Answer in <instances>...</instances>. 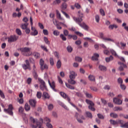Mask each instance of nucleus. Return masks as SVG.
<instances>
[{
  "label": "nucleus",
  "instance_id": "56",
  "mask_svg": "<svg viewBox=\"0 0 128 128\" xmlns=\"http://www.w3.org/2000/svg\"><path fill=\"white\" fill-rule=\"evenodd\" d=\"M95 20L96 22H100V16L96 15L95 16Z\"/></svg>",
  "mask_w": 128,
  "mask_h": 128
},
{
  "label": "nucleus",
  "instance_id": "17",
  "mask_svg": "<svg viewBox=\"0 0 128 128\" xmlns=\"http://www.w3.org/2000/svg\"><path fill=\"white\" fill-rule=\"evenodd\" d=\"M56 14L58 20H64V18L62 17V15L60 14V13L58 10H56Z\"/></svg>",
  "mask_w": 128,
  "mask_h": 128
},
{
  "label": "nucleus",
  "instance_id": "62",
  "mask_svg": "<svg viewBox=\"0 0 128 128\" xmlns=\"http://www.w3.org/2000/svg\"><path fill=\"white\" fill-rule=\"evenodd\" d=\"M90 88L93 92H98V88L96 87H90Z\"/></svg>",
  "mask_w": 128,
  "mask_h": 128
},
{
  "label": "nucleus",
  "instance_id": "50",
  "mask_svg": "<svg viewBox=\"0 0 128 128\" xmlns=\"http://www.w3.org/2000/svg\"><path fill=\"white\" fill-rule=\"evenodd\" d=\"M16 33L17 34H18V36H22V31L20 29L16 28Z\"/></svg>",
  "mask_w": 128,
  "mask_h": 128
},
{
  "label": "nucleus",
  "instance_id": "41",
  "mask_svg": "<svg viewBox=\"0 0 128 128\" xmlns=\"http://www.w3.org/2000/svg\"><path fill=\"white\" fill-rule=\"evenodd\" d=\"M61 12H62V14H64V16H66V18H70V16L66 14V12H64V10H61Z\"/></svg>",
  "mask_w": 128,
  "mask_h": 128
},
{
  "label": "nucleus",
  "instance_id": "52",
  "mask_svg": "<svg viewBox=\"0 0 128 128\" xmlns=\"http://www.w3.org/2000/svg\"><path fill=\"white\" fill-rule=\"evenodd\" d=\"M50 62L51 66H54V58H50Z\"/></svg>",
  "mask_w": 128,
  "mask_h": 128
},
{
  "label": "nucleus",
  "instance_id": "25",
  "mask_svg": "<svg viewBox=\"0 0 128 128\" xmlns=\"http://www.w3.org/2000/svg\"><path fill=\"white\" fill-rule=\"evenodd\" d=\"M28 22L23 24L21 26V28H22V30H26V28H28Z\"/></svg>",
  "mask_w": 128,
  "mask_h": 128
},
{
  "label": "nucleus",
  "instance_id": "3",
  "mask_svg": "<svg viewBox=\"0 0 128 128\" xmlns=\"http://www.w3.org/2000/svg\"><path fill=\"white\" fill-rule=\"evenodd\" d=\"M39 82H40V88L41 90L47 92L48 87L46 84V82L42 79H39Z\"/></svg>",
  "mask_w": 128,
  "mask_h": 128
},
{
  "label": "nucleus",
  "instance_id": "61",
  "mask_svg": "<svg viewBox=\"0 0 128 128\" xmlns=\"http://www.w3.org/2000/svg\"><path fill=\"white\" fill-rule=\"evenodd\" d=\"M36 96L38 98H42V92H37Z\"/></svg>",
  "mask_w": 128,
  "mask_h": 128
},
{
  "label": "nucleus",
  "instance_id": "9",
  "mask_svg": "<svg viewBox=\"0 0 128 128\" xmlns=\"http://www.w3.org/2000/svg\"><path fill=\"white\" fill-rule=\"evenodd\" d=\"M60 94L61 96H62L64 98H66L69 104H70V102H70V97H68V96L66 95V93L64 92H60Z\"/></svg>",
  "mask_w": 128,
  "mask_h": 128
},
{
  "label": "nucleus",
  "instance_id": "10",
  "mask_svg": "<svg viewBox=\"0 0 128 128\" xmlns=\"http://www.w3.org/2000/svg\"><path fill=\"white\" fill-rule=\"evenodd\" d=\"M78 116H80V114L78 112H76L74 114V118H76L78 122L80 124H84V120H82Z\"/></svg>",
  "mask_w": 128,
  "mask_h": 128
},
{
  "label": "nucleus",
  "instance_id": "54",
  "mask_svg": "<svg viewBox=\"0 0 128 128\" xmlns=\"http://www.w3.org/2000/svg\"><path fill=\"white\" fill-rule=\"evenodd\" d=\"M66 48L68 52H72V48L70 46H68Z\"/></svg>",
  "mask_w": 128,
  "mask_h": 128
},
{
  "label": "nucleus",
  "instance_id": "49",
  "mask_svg": "<svg viewBox=\"0 0 128 128\" xmlns=\"http://www.w3.org/2000/svg\"><path fill=\"white\" fill-rule=\"evenodd\" d=\"M120 44L122 46L121 48H122V50H124L126 46V43H124L122 42H120Z\"/></svg>",
  "mask_w": 128,
  "mask_h": 128
},
{
  "label": "nucleus",
  "instance_id": "16",
  "mask_svg": "<svg viewBox=\"0 0 128 128\" xmlns=\"http://www.w3.org/2000/svg\"><path fill=\"white\" fill-rule=\"evenodd\" d=\"M70 78H76V76H77L76 73V72H74V71H70Z\"/></svg>",
  "mask_w": 128,
  "mask_h": 128
},
{
  "label": "nucleus",
  "instance_id": "24",
  "mask_svg": "<svg viewBox=\"0 0 128 128\" xmlns=\"http://www.w3.org/2000/svg\"><path fill=\"white\" fill-rule=\"evenodd\" d=\"M70 104L78 112H82V110L78 108L72 102H70Z\"/></svg>",
  "mask_w": 128,
  "mask_h": 128
},
{
  "label": "nucleus",
  "instance_id": "32",
  "mask_svg": "<svg viewBox=\"0 0 128 128\" xmlns=\"http://www.w3.org/2000/svg\"><path fill=\"white\" fill-rule=\"evenodd\" d=\"M56 66H57V68H60V67L62 66V62H60V60H58L57 62Z\"/></svg>",
  "mask_w": 128,
  "mask_h": 128
},
{
  "label": "nucleus",
  "instance_id": "58",
  "mask_svg": "<svg viewBox=\"0 0 128 128\" xmlns=\"http://www.w3.org/2000/svg\"><path fill=\"white\" fill-rule=\"evenodd\" d=\"M60 4V0H55L53 2V4Z\"/></svg>",
  "mask_w": 128,
  "mask_h": 128
},
{
  "label": "nucleus",
  "instance_id": "22",
  "mask_svg": "<svg viewBox=\"0 0 128 128\" xmlns=\"http://www.w3.org/2000/svg\"><path fill=\"white\" fill-rule=\"evenodd\" d=\"M33 56L35 58H40V54L38 52H34Z\"/></svg>",
  "mask_w": 128,
  "mask_h": 128
},
{
  "label": "nucleus",
  "instance_id": "33",
  "mask_svg": "<svg viewBox=\"0 0 128 128\" xmlns=\"http://www.w3.org/2000/svg\"><path fill=\"white\" fill-rule=\"evenodd\" d=\"M65 84L68 88H70V90H74V86L70 85L69 84H68V83H66Z\"/></svg>",
  "mask_w": 128,
  "mask_h": 128
},
{
  "label": "nucleus",
  "instance_id": "60",
  "mask_svg": "<svg viewBox=\"0 0 128 128\" xmlns=\"http://www.w3.org/2000/svg\"><path fill=\"white\" fill-rule=\"evenodd\" d=\"M117 122H118V124H121V126L124 124V122L123 120H118Z\"/></svg>",
  "mask_w": 128,
  "mask_h": 128
},
{
  "label": "nucleus",
  "instance_id": "20",
  "mask_svg": "<svg viewBox=\"0 0 128 128\" xmlns=\"http://www.w3.org/2000/svg\"><path fill=\"white\" fill-rule=\"evenodd\" d=\"M42 96L45 100H49L50 98V95L46 92H44Z\"/></svg>",
  "mask_w": 128,
  "mask_h": 128
},
{
  "label": "nucleus",
  "instance_id": "35",
  "mask_svg": "<svg viewBox=\"0 0 128 128\" xmlns=\"http://www.w3.org/2000/svg\"><path fill=\"white\" fill-rule=\"evenodd\" d=\"M100 12L102 16H106V12H104V10H103L102 8L100 10Z\"/></svg>",
  "mask_w": 128,
  "mask_h": 128
},
{
  "label": "nucleus",
  "instance_id": "37",
  "mask_svg": "<svg viewBox=\"0 0 128 128\" xmlns=\"http://www.w3.org/2000/svg\"><path fill=\"white\" fill-rule=\"evenodd\" d=\"M104 41V42H114V40L113 39H112L110 38H105Z\"/></svg>",
  "mask_w": 128,
  "mask_h": 128
},
{
  "label": "nucleus",
  "instance_id": "40",
  "mask_svg": "<svg viewBox=\"0 0 128 128\" xmlns=\"http://www.w3.org/2000/svg\"><path fill=\"white\" fill-rule=\"evenodd\" d=\"M110 52L111 54H112V56H118V54H116V52L114 51V50H110Z\"/></svg>",
  "mask_w": 128,
  "mask_h": 128
},
{
  "label": "nucleus",
  "instance_id": "27",
  "mask_svg": "<svg viewBox=\"0 0 128 128\" xmlns=\"http://www.w3.org/2000/svg\"><path fill=\"white\" fill-rule=\"evenodd\" d=\"M88 78L90 80H91L92 82H96V78H94V76L90 75L88 76Z\"/></svg>",
  "mask_w": 128,
  "mask_h": 128
},
{
  "label": "nucleus",
  "instance_id": "45",
  "mask_svg": "<svg viewBox=\"0 0 128 128\" xmlns=\"http://www.w3.org/2000/svg\"><path fill=\"white\" fill-rule=\"evenodd\" d=\"M98 118H100V120H104V115L100 114H97Z\"/></svg>",
  "mask_w": 128,
  "mask_h": 128
},
{
  "label": "nucleus",
  "instance_id": "59",
  "mask_svg": "<svg viewBox=\"0 0 128 128\" xmlns=\"http://www.w3.org/2000/svg\"><path fill=\"white\" fill-rule=\"evenodd\" d=\"M52 108H54V104H50L48 106V110H52Z\"/></svg>",
  "mask_w": 128,
  "mask_h": 128
},
{
  "label": "nucleus",
  "instance_id": "57",
  "mask_svg": "<svg viewBox=\"0 0 128 128\" xmlns=\"http://www.w3.org/2000/svg\"><path fill=\"white\" fill-rule=\"evenodd\" d=\"M58 78L60 84H64V82H62V80L60 76H58Z\"/></svg>",
  "mask_w": 128,
  "mask_h": 128
},
{
  "label": "nucleus",
  "instance_id": "29",
  "mask_svg": "<svg viewBox=\"0 0 128 128\" xmlns=\"http://www.w3.org/2000/svg\"><path fill=\"white\" fill-rule=\"evenodd\" d=\"M24 109L26 112H28V110H30V106L28 103H26L24 106Z\"/></svg>",
  "mask_w": 128,
  "mask_h": 128
},
{
  "label": "nucleus",
  "instance_id": "4",
  "mask_svg": "<svg viewBox=\"0 0 128 128\" xmlns=\"http://www.w3.org/2000/svg\"><path fill=\"white\" fill-rule=\"evenodd\" d=\"M22 66L24 70H30V64L28 60H26L25 63L22 64Z\"/></svg>",
  "mask_w": 128,
  "mask_h": 128
},
{
  "label": "nucleus",
  "instance_id": "31",
  "mask_svg": "<svg viewBox=\"0 0 128 128\" xmlns=\"http://www.w3.org/2000/svg\"><path fill=\"white\" fill-rule=\"evenodd\" d=\"M110 122L111 124H112L113 126H116V124H118V121H116L114 120H110Z\"/></svg>",
  "mask_w": 128,
  "mask_h": 128
},
{
  "label": "nucleus",
  "instance_id": "26",
  "mask_svg": "<svg viewBox=\"0 0 128 128\" xmlns=\"http://www.w3.org/2000/svg\"><path fill=\"white\" fill-rule=\"evenodd\" d=\"M114 60V57L112 56H110L109 58H105L106 62H110V60Z\"/></svg>",
  "mask_w": 128,
  "mask_h": 128
},
{
  "label": "nucleus",
  "instance_id": "2",
  "mask_svg": "<svg viewBox=\"0 0 128 128\" xmlns=\"http://www.w3.org/2000/svg\"><path fill=\"white\" fill-rule=\"evenodd\" d=\"M18 50H20L22 54L25 56H32V53H30V50H32V48L24 47L22 48H20Z\"/></svg>",
  "mask_w": 128,
  "mask_h": 128
},
{
  "label": "nucleus",
  "instance_id": "1",
  "mask_svg": "<svg viewBox=\"0 0 128 128\" xmlns=\"http://www.w3.org/2000/svg\"><path fill=\"white\" fill-rule=\"evenodd\" d=\"M78 16H80V18H77L74 16L73 17L74 20V22H76L80 26H81V28H84L85 30H88V28H90L86 24V23L84 22L82 23V18H84V14H82V12L80 11H78Z\"/></svg>",
  "mask_w": 128,
  "mask_h": 128
},
{
  "label": "nucleus",
  "instance_id": "23",
  "mask_svg": "<svg viewBox=\"0 0 128 128\" xmlns=\"http://www.w3.org/2000/svg\"><path fill=\"white\" fill-rule=\"evenodd\" d=\"M118 28V25L116 24H110L108 26V28L110 30H113L114 28Z\"/></svg>",
  "mask_w": 128,
  "mask_h": 128
},
{
  "label": "nucleus",
  "instance_id": "30",
  "mask_svg": "<svg viewBox=\"0 0 128 128\" xmlns=\"http://www.w3.org/2000/svg\"><path fill=\"white\" fill-rule=\"evenodd\" d=\"M44 124H49L50 122V118L48 117H46L45 118H44Z\"/></svg>",
  "mask_w": 128,
  "mask_h": 128
},
{
  "label": "nucleus",
  "instance_id": "55",
  "mask_svg": "<svg viewBox=\"0 0 128 128\" xmlns=\"http://www.w3.org/2000/svg\"><path fill=\"white\" fill-rule=\"evenodd\" d=\"M114 110L116 112H118V110H122V108L120 106H116L114 108Z\"/></svg>",
  "mask_w": 128,
  "mask_h": 128
},
{
  "label": "nucleus",
  "instance_id": "38",
  "mask_svg": "<svg viewBox=\"0 0 128 128\" xmlns=\"http://www.w3.org/2000/svg\"><path fill=\"white\" fill-rule=\"evenodd\" d=\"M0 96L2 98H6V96H4V94L2 92V90L0 89Z\"/></svg>",
  "mask_w": 128,
  "mask_h": 128
},
{
  "label": "nucleus",
  "instance_id": "39",
  "mask_svg": "<svg viewBox=\"0 0 128 128\" xmlns=\"http://www.w3.org/2000/svg\"><path fill=\"white\" fill-rule=\"evenodd\" d=\"M99 34H100V38H101V40H104L106 37H104V33L100 32Z\"/></svg>",
  "mask_w": 128,
  "mask_h": 128
},
{
  "label": "nucleus",
  "instance_id": "43",
  "mask_svg": "<svg viewBox=\"0 0 128 128\" xmlns=\"http://www.w3.org/2000/svg\"><path fill=\"white\" fill-rule=\"evenodd\" d=\"M62 10H66L68 8V4L66 2H64L62 4Z\"/></svg>",
  "mask_w": 128,
  "mask_h": 128
},
{
  "label": "nucleus",
  "instance_id": "14",
  "mask_svg": "<svg viewBox=\"0 0 128 128\" xmlns=\"http://www.w3.org/2000/svg\"><path fill=\"white\" fill-rule=\"evenodd\" d=\"M29 104L32 108H36V100L31 99L29 100Z\"/></svg>",
  "mask_w": 128,
  "mask_h": 128
},
{
  "label": "nucleus",
  "instance_id": "48",
  "mask_svg": "<svg viewBox=\"0 0 128 128\" xmlns=\"http://www.w3.org/2000/svg\"><path fill=\"white\" fill-rule=\"evenodd\" d=\"M53 34H54V36H60V32L56 30H54L53 32Z\"/></svg>",
  "mask_w": 128,
  "mask_h": 128
},
{
  "label": "nucleus",
  "instance_id": "64",
  "mask_svg": "<svg viewBox=\"0 0 128 128\" xmlns=\"http://www.w3.org/2000/svg\"><path fill=\"white\" fill-rule=\"evenodd\" d=\"M118 82L120 84H122V79L120 78L118 79Z\"/></svg>",
  "mask_w": 128,
  "mask_h": 128
},
{
  "label": "nucleus",
  "instance_id": "5",
  "mask_svg": "<svg viewBox=\"0 0 128 128\" xmlns=\"http://www.w3.org/2000/svg\"><path fill=\"white\" fill-rule=\"evenodd\" d=\"M12 110H14V107L12 104H10L8 106V108H4V110L6 114H8L10 116H14V112H12Z\"/></svg>",
  "mask_w": 128,
  "mask_h": 128
},
{
  "label": "nucleus",
  "instance_id": "18",
  "mask_svg": "<svg viewBox=\"0 0 128 128\" xmlns=\"http://www.w3.org/2000/svg\"><path fill=\"white\" fill-rule=\"evenodd\" d=\"M84 116L86 118H92V114L90 112H86L84 113Z\"/></svg>",
  "mask_w": 128,
  "mask_h": 128
},
{
  "label": "nucleus",
  "instance_id": "42",
  "mask_svg": "<svg viewBox=\"0 0 128 128\" xmlns=\"http://www.w3.org/2000/svg\"><path fill=\"white\" fill-rule=\"evenodd\" d=\"M44 42H45V43H46V44H50V42L48 41V38H46V36H44Z\"/></svg>",
  "mask_w": 128,
  "mask_h": 128
},
{
  "label": "nucleus",
  "instance_id": "36",
  "mask_svg": "<svg viewBox=\"0 0 128 128\" xmlns=\"http://www.w3.org/2000/svg\"><path fill=\"white\" fill-rule=\"evenodd\" d=\"M75 60L76 62H81L82 60V58L80 56H76L75 58Z\"/></svg>",
  "mask_w": 128,
  "mask_h": 128
},
{
  "label": "nucleus",
  "instance_id": "12",
  "mask_svg": "<svg viewBox=\"0 0 128 128\" xmlns=\"http://www.w3.org/2000/svg\"><path fill=\"white\" fill-rule=\"evenodd\" d=\"M31 30H32L30 32L31 36H38V30H36V28H34L32 26L31 27Z\"/></svg>",
  "mask_w": 128,
  "mask_h": 128
},
{
  "label": "nucleus",
  "instance_id": "21",
  "mask_svg": "<svg viewBox=\"0 0 128 128\" xmlns=\"http://www.w3.org/2000/svg\"><path fill=\"white\" fill-rule=\"evenodd\" d=\"M98 68L100 70H102V72H106V67L104 66L100 65Z\"/></svg>",
  "mask_w": 128,
  "mask_h": 128
},
{
  "label": "nucleus",
  "instance_id": "13",
  "mask_svg": "<svg viewBox=\"0 0 128 128\" xmlns=\"http://www.w3.org/2000/svg\"><path fill=\"white\" fill-rule=\"evenodd\" d=\"M118 64H120V66L119 67V70H120V72H122V70H124V68H128L126 65L124 64V63L122 62H118Z\"/></svg>",
  "mask_w": 128,
  "mask_h": 128
},
{
  "label": "nucleus",
  "instance_id": "8",
  "mask_svg": "<svg viewBox=\"0 0 128 128\" xmlns=\"http://www.w3.org/2000/svg\"><path fill=\"white\" fill-rule=\"evenodd\" d=\"M86 102L88 104H90L88 107L89 110H92V112H94V110H96V109L94 108V104L93 102H92L88 100H86Z\"/></svg>",
  "mask_w": 128,
  "mask_h": 128
},
{
  "label": "nucleus",
  "instance_id": "34",
  "mask_svg": "<svg viewBox=\"0 0 128 128\" xmlns=\"http://www.w3.org/2000/svg\"><path fill=\"white\" fill-rule=\"evenodd\" d=\"M110 116L112 118H118V114H115V113H111L110 114Z\"/></svg>",
  "mask_w": 128,
  "mask_h": 128
},
{
  "label": "nucleus",
  "instance_id": "6",
  "mask_svg": "<svg viewBox=\"0 0 128 128\" xmlns=\"http://www.w3.org/2000/svg\"><path fill=\"white\" fill-rule=\"evenodd\" d=\"M40 64L41 70H48V64H44V61L42 60V59L40 60Z\"/></svg>",
  "mask_w": 128,
  "mask_h": 128
},
{
  "label": "nucleus",
  "instance_id": "28",
  "mask_svg": "<svg viewBox=\"0 0 128 128\" xmlns=\"http://www.w3.org/2000/svg\"><path fill=\"white\" fill-rule=\"evenodd\" d=\"M68 82L71 84H76V82L74 80V78H70L69 80H68Z\"/></svg>",
  "mask_w": 128,
  "mask_h": 128
},
{
  "label": "nucleus",
  "instance_id": "63",
  "mask_svg": "<svg viewBox=\"0 0 128 128\" xmlns=\"http://www.w3.org/2000/svg\"><path fill=\"white\" fill-rule=\"evenodd\" d=\"M46 126L48 128H52V125L50 123H46Z\"/></svg>",
  "mask_w": 128,
  "mask_h": 128
},
{
  "label": "nucleus",
  "instance_id": "51",
  "mask_svg": "<svg viewBox=\"0 0 128 128\" xmlns=\"http://www.w3.org/2000/svg\"><path fill=\"white\" fill-rule=\"evenodd\" d=\"M120 128H128V122L124 124V125H120Z\"/></svg>",
  "mask_w": 128,
  "mask_h": 128
},
{
  "label": "nucleus",
  "instance_id": "19",
  "mask_svg": "<svg viewBox=\"0 0 128 128\" xmlns=\"http://www.w3.org/2000/svg\"><path fill=\"white\" fill-rule=\"evenodd\" d=\"M100 58V55L98 54L95 53L92 58V60H98V58Z\"/></svg>",
  "mask_w": 128,
  "mask_h": 128
},
{
  "label": "nucleus",
  "instance_id": "44",
  "mask_svg": "<svg viewBox=\"0 0 128 128\" xmlns=\"http://www.w3.org/2000/svg\"><path fill=\"white\" fill-rule=\"evenodd\" d=\"M87 98H92V94H90V93L88 92H84Z\"/></svg>",
  "mask_w": 128,
  "mask_h": 128
},
{
  "label": "nucleus",
  "instance_id": "15",
  "mask_svg": "<svg viewBox=\"0 0 128 128\" xmlns=\"http://www.w3.org/2000/svg\"><path fill=\"white\" fill-rule=\"evenodd\" d=\"M48 82L52 90H53L54 92H56V84L54 83V82L53 81L52 82V83H50V80H48Z\"/></svg>",
  "mask_w": 128,
  "mask_h": 128
},
{
  "label": "nucleus",
  "instance_id": "7",
  "mask_svg": "<svg viewBox=\"0 0 128 128\" xmlns=\"http://www.w3.org/2000/svg\"><path fill=\"white\" fill-rule=\"evenodd\" d=\"M8 40L9 44L14 42H16L18 40V36H16V35L10 36L8 37Z\"/></svg>",
  "mask_w": 128,
  "mask_h": 128
},
{
  "label": "nucleus",
  "instance_id": "53",
  "mask_svg": "<svg viewBox=\"0 0 128 128\" xmlns=\"http://www.w3.org/2000/svg\"><path fill=\"white\" fill-rule=\"evenodd\" d=\"M74 7L76 8H78V10H80L81 8L80 5L78 3H76L74 4Z\"/></svg>",
  "mask_w": 128,
  "mask_h": 128
},
{
  "label": "nucleus",
  "instance_id": "46",
  "mask_svg": "<svg viewBox=\"0 0 128 128\" xmlns=\"http://www.w3.org/2000/svg\"><path fill=\"white\" fill-rule=\"evenodd\" d=\"M40 48L42 50H44L45 52H48V48L46 46L42 45L40 46Z\"/></svg>",
  "mask_w": 128,
  "mask_h": 128
},
{
  "label": "nucleus",
  "instance_id": "47",
  "mask_svg": "<svg viewBox=\"0 0 128 128\" xmlns=\"http://www.w3.org/2000/svg\"><path fill=\"white\" fill-rule=\"evenodd\" d=\"M60 38H62V40H64V42H66V38L62 34H61L60 35Z\"/></svg>",
  "mask_w": 128,
  "mask_h": 128
},
{
  "label": "nucleus",
  "instance_id": "11",
  "mask_svg": "<svg viewBox=\"0 0 128 128\" xmlns=\"http://www.w3.org/2000/svg\"><path fill=\"white\" fill-rule=\"evenodd\" d=\"M113 102L116 104L120 105L122 104V101L120 99L114 98L113 99Z\"/></svg>",
  "mask_w": 128,
  "mask_h": 128
}]
</instances>
